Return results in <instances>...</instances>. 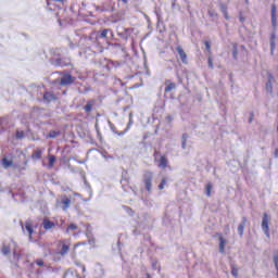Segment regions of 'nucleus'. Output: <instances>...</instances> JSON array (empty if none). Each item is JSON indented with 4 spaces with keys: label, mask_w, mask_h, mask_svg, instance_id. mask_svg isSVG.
I'll return each mask as SVG.
<instances>
[{
    "label": "nucleus",
    "mask_w": 278,
    "mask_h": 278,
    "mask_svg": "<svg viewBox=\"0 0 278 278\" xmlns=\"http://www.w3.org/2000/svg\"><path fill=\"white\" fill-rule=\"evenodd\" d=\"M142 181L144 184V188L148 192H151L153 188V173L152 172H144Z\"/></svg>",
    "instance_id": "nucleus-1"
},
{
    "label": "nucleus",
    "mask_w": 278,
    "mask_h": 278,
    "mask_svg": "<svg viewBox=\"0 0 278 278\" xmlns=\"http://www.w3.org/2000/svg\"><path fill=\"white\" fill-rule=\"evenodd\" d=\"M52 66H71V58H52L50 59Z\"/></svg>",
    "instance_id": "nucleus-2"
},
{
    "label": "nucleus",
    "mask_w": 278,
    "mask_h": 278,
    "mask_svg": "<svg viewBox=\"0 0 278 278\" xmlns=\"http://www.w3.org/2000/svg\"><path fill=\"white\" fill-rule=\"evenodd\" d=\"M64 3H66V0H47V8L50 12H53L60 10Z\"/></svg>",
    "instance_id": "nucleus-3"
},
{
    "label": "nucleus",
    "mask_w": 278,
    "mask_h": 278,
    "mask_svg": "<svg viewBox=\"0 0 278 278\" xmlns=\"http://www.w3.org/2000/svg\"><path fill=\"white\" fill-rule=\"evenodd\" d=\"M75 83V77L71 75H65L61 79L54 80V84H59L60 86H71V84Z\"/></svg>",
    "instance_id": "nucleus-4"
},
{
    "label": "nucleus",
    "mask_w": 278,
    "mask_h": 278,
    "mask_svg": "<svg viewBox=\"0 0 278 278\" xmlns=\"http://www.w3.org/2000/svg\"><path fill=\"white\" fill-rule=\"evenodd\" d=\"M96 37H97V40H99V38H104L109 40V38H114V33L112 31V29L105 28L101 31H96Z\"/></svg>",
    "instance_id": "nucleus-5"
},
{
    "label": "nucleus",
    "mask_w": 278,
    "mask_h": 278,
    "mask_svg": "<svg viewBox=\"0 0 278 278\" xmlns=\"http://www.w3.org/2000/svg\"><path fill=\"white\" fill-rule=\"evenodd\" d=\"M80 40H87L91 45L97 43V31L91 30L89 35H80Z\"/></svg>",
    "instance_id": "nucleus-6"
},
{
    "label": "nucleus",
    "mask_w": 278,
    "mask_h": 278,
    "mask_svg": "<svg viewBox=\"0 0 278 278\" xmlns=\"http://www.w3.org/2000/svg\"><path fill=\"white\" fill-rule=\"evenodd\" d=\"M262 229H263L265 236H267V238H269L270 231H269V227H268V214L267 213H264V215H263Z\"/></svg>",
    "instance_id": "nucleus-7"
},
{
    "label": "nucleus",
    "mask_w": 278,
    "mask_h": 278,
    "mask_svg": "<svg viewBox=\"0 0 278 278\" xmlns=\"http://www.w3.org/2000/svg\"><path fill=\"white\" fill-rule=\"evenodd\" d=\"M59 249H60V255H62L64 257V255H66L68 253V251L71 250V245L68 243H66L65 241H60L59 242Z\"/></svg>",
    "instance_id": "nucleus-8"
},
{
    "label": "nucleus",
    "mask_w": 278,
    "mask_h": 278,
    "mask_svg": "<svg viewBox=\"0 0 278 278\" xmlns=\"http://www.w3.org/2000/svg\"><path fill=\"white\" fill-rule=\"evenodd\" d=\"M176 51L180 56L182 64H188V54H186V51H184V48H181V46H177Z\"/></svg>",
    "instance_id": "nucleus-9"
},
{
    "label": "nucleus",
    "mask_w": 278,
    "mask_h": 278,
    "mask_svg": "<svg viewBox=\"0 0 278 278\" xmlns=\"http://www.w3.org/2000/svg\"><path fill=\"white\" fill-rule=\"evenodd\" d=\"M55 99H58L55 97V93H53L51 91H47V92L43 93L45 103H51V101H55Z\"/></svg>",
    "instance_id": "nucleus-10"
},
{
    "label": "nucleus",
    "mask_w": 278,
    "mask_h": 278,
    "mask_svg": "<svg viewBox=\"0 0 278 278\" xmlns=\"http://www.w3.org/2000/svg\"><path fill=\"white\" fill-rule=\"evenodd\" d=\"M271 25L277 28V7L275 4L271 5Z\"/></svg>",
    "instance_id": "nucleus-11"
},
{
    "label": "nucleus",
    "mask_w": 278,
    "mask_h": 278,
    "mask_svg": "<svg viewBox=\"0 0 278 278\" xmlns=\"http://www.w3.org/2000/svg\"><path fill=\"white\" fill-rule=\"evenodd\" d=\"M42 153H45V149L37 148L36 150H34L31 154V160L34 161L42 160Z\"/></svg>",
    "instance_id": "nucleus-12"
},
{
    "label": "nucleus",
    "mask_w": 278,
    "mask_h": 278,
    "mask_svg": "<svg viewBox=\"0 0 278 278\" xmlns=\"http://www.w3.org/2000/svg\"><path fill=\"white\" fill-rule=\"evenodd\" d=\"M244 227H247V217H242V222L238 226V233L240 238L244 236Z\"/></svg>",
    "instance_id": "nucleus-13"
},
{
    "label": "nucleus",
    "mask_w": 278,
    "mask_h": 278,
    "mask_svg": "<svg viewBox=\"0 0 278 278\" xmlns=\"http://www.w3.org/2000/svg\"><path fill=\"white\" fill-rule=\"evenodd\" d=\"M131 125H134V113H129V122L124 131L118 132V136H125L129 129H131Z\"/></svg>",
    "instance_id": "nucleus-14"
},
{
    "label": "nucleus",
    "mask_w": 278,
    "mask_h": 278,
    "mask_svg": "<svg viewBox=\"0 0 278 278\" xmlns=\"http://www.w3.org/2000/svg\"><path fill=\"white\" fill-rule=\"evenodd\" d=\"M61 203L63 205L64 212H66L71 207V198H67L66 195H62Z\"/></svg>",
    "instance_id": "nucleus-15"
},
{
    "label": "nucleus",
    "mask_w": 278,
    "mask_h": 278,
    "mask_svg": "<svg viewBox=\"0 0 278 278\" xmlns=\"http://www.w3.org/2000/svg\"><path fill=\"white\" fill-rule=\"evenodd\" d=\"M42 227L49 231V229H53V227H55V223L51 222L49 218H45L42 222Z\"/></svg>",
    "instance_id": "nucleus-16"
},
{
    "label": "nucleus",
    "mask_w": 278,
    "mask_h": 278,
    "mask_svg": "<svg viewBox=\"0 0 278 278\" xmlns=\"http://www.w3.org/2000/svg\"><path fill=\"white\" fill-rule=\"evenodd\" d=\"M23 231H27L29 238H31V235L34 233V228L31 227V224L29 222L25 223V226L22 225Z\"/></svg>",
    "instance_id": "nucleus-17"
},
{
    "label": "nucleus",
    "mask_w": 278,
    "mask_h": 278,
    "mask_svg": "<svg viewBox=\"0 0 278 278\" xmlns=\"http://www.w3.org/2000/svg\"><path fill=\"white\" fill-rule=\"evenodd\" d=\"M118 66H123V62H118V61H109L106 64V68H109V71L111 68H118Z\"/></svg>",
    "instance_id": "nucleus-18"
},
{
    "label": "nucleus",
    "mask_w": 278,
    "mask_h": 278,
    "mask_svg": "<svg viewBox=\"0 0 278 278\" xmlns=\"http://www.w3.org/2000/svg\"><path fill=\"white\" fill-rule=\"evenodd\" d=\"M159 168H166V166H168V159H166V156H161V159L159 160L157 163Z\"/></svg>",
    "instance_id": "nucleus-19"
},
{
    "label": "nucleus",
    "mask_w": 278,
    "mask_h": 278,
    "mask_svg": "<svg viewBox=\"0 0 278 278\" xmlns=\"http://www.w3.org/2000/svg\"><path fill=\"white\" fill-rule=\"evenodd\" d=\"M165 86V92H170V90H175L177 88V85L170 80H166Z\"/></svg>",
    "instance_id": "nucleus-20"
},
{
    "label": "nucleus",
    "mask_w": 278,
    "mask_h": 278,
    "mask_svg": "<svg viewBox=\"0 0 278 278\" xmlns=\"http://www.w3.org/2000/svg\"><path fill=\"white\" fill-rule=\"evenodd\" d=\"M94 100L87 101V104L84 106L85 112L90 113L92 112V108H94Z\"/></svg>",
    "instance_id": "nucleus-21"
},
{
    "label": "nucleus",
    "mask_w": 278,
    "mask_h": 278,
    "mask_svg": "<svg viewBox=\"0 0 278 278\" xmlns=\"http://www.w3.org/2000/svg\"><path fill=\"white\" fill-rule=\"evenodd\" d=\"M63 278H79V274H77V271L70 269L64 274Z\"/></svg>",
    "instance_id": "nucleus-22"
},
{
    "label": "nucleus",
    "mask_w": 278,
    "mask_h": 278,
    "mask_svg": "<svg viewBox=\"0 0 278 278\" xmlns=\"http://www.w3.org/2000/svg\"><path fill=\"white\" fill-rule=\"evenodd\" d=\"M227 244V240L223 238L222 236L219 237V253H225V245Z\"/></svg>",
    "instance_id": "nucleus-23"
},
{
    "label": "nucleus",
    "mask_w": 278,
    "mask_h": 278,
    "mask_svg": "<svg viewBox=\"0 0 278 278\" xmlns=\"http://www.w3.org/2000/svg\"><path fill=\"white\" fill-rule=\"evenodd\" d=\"M265 86H266V90H268V92H273V74H269V79Z\"/></svg>",
    "instance_id": "nucleus-24"
},
{
    "label": "nucleus",
    "mask_w": 278,
    "mask_h": 278,
    "mask_svg": "<svg viewBox=\"0 0 278 278\" xmlns=\"http://www.w3.org/2000/svg\"><path fill=\"white\" fill-rule=\"evenodd\" d=\"M232 58L233 60H238V43L232 45Z\"/></svg>",
    "instance_id": "nucleus-25"
},
{
    "label": "nucleus",
    "mask_w": 278,
    "mask_h": 278,
    "mask_svg": "<svg viewBox=\"0 0 278 278\" xmlns=\"http://www.w3.org/2000/svg\"><path fill=\"white\" fill-rule=\"evenodd\" d=\"M15 138H16V140H23V138H25V131L16 130Z\"/></svg>",
    "instance_id": "nucleus-26"
},
{
    "label": "nucleus",
    "mask_w": 278,
    "mask_h": 278,
    "mask_svg": "<svg viewBox=\"0 0 278 278\" xmlns=\"http://www.w3.org/2000/svg\"><path fill=\"white\" fill-rule=\"evenodd\" d=\"M58 23H59L60 27H66L68 25V23H71V20L59 18Z\"/></svg>",
    "instance_id": "nucleus-27"
},
{
    "label": "nucleus",
    "mask_w": 278,
    "mask_h": 278,
    "mask_svg": "<svg viewBox=\"0 0 278 278\" xmlns=\"http://www.w3.org/2000/svg\"><path fill=\"white\" fill-rule=\"evenodd\" d=\"M48 160H49V168H53V164H55L56 162L55 155H49Z\"/></svg>",
    "instance_id": "nucleus-28"
},
{
    "label": "nucleus",
    "mask_w": 278,
    "mask_h": 278,
    "mask_svg": "<svg viewBox=\"0 0 278 278\" xmlns=\"http://www.w3.org/2000/svg\"><path fill=\"white\" fill-rule=\"evenodd\" d=\"M2 164H3L4 168H10V166H12V164H14V162L4 157V159H2Z\"/></svg>",
    "instance_id": "nucleus-29"
},
{
    "label": "nucleus",
    "mask_w": 278,
    "mask_h": 278,
    "mask_svg": "<svg viewBox=\"0 0 278 278\" xmlns=\"http://www.w3.org/2000/svg\"><path fill=\"white\" fill-rule=\"evenodd\" d=\"M188 134H184L182 137H181V148L182 149H186V142H188Z\"/></svg>",
    "instance_id": "nucleus-30"
},
{
    "label": "nucleus",
    "mask_w": 278,
    "mask_h": 278,
    "mask_svg": "<svg viewBox=\"0 0 278 278\" xmlns=\"http://www.w3.org/2000/svg\"><path fill=\"white\" fill-rule=\"evenodd\" d=\"M167 179L166 178H163L161 184L159 185V190H164L166 184H167Z\"/></svg>",
    "instance_id": "nucleus-31"
},
{
    "label": "nucleus",
    "mask_w": 278,
    "mask_h": 278,
    "mask_svg": "<svg viewBox=\"0 0 278 278\" xmlns=\"http://www.w3.org/2000/svg\"><path fill=\"white\" fill-rule=\"evenodd\" d=\"M206 197H212V184L206 185Z\"/></svg>",
    "instance_id": "nucleus-32"
},
{
    "label": "nucleus",
    "mask_w": 278,
    "mask_h": 278,
    "mask_svg": "<svg viewBox=\"0 0 278 278\" xmlns=\"http://www.w3.org/2000/svg\"><path fill=\"white\" fill-rule=\"evenodd\" d=\"M231 275L232 277H238V269L236 268V265H231Z\"/></svg>",
    "instance_id": "nucleus-33"
},
{
    "label": "nucleus",
    "mask_w": 278,
    "mask_h": 278,
    "mask_svg": "<svg viewBox=\"0 0 278 278\" xmlns=\"http://www.w3.org/2000/svg\"><path fill=\"white\" fill-rule=\"evenodd\" d=\"M2 253H3L4 255H10V247L3 245V248H2Z\"/></svg>",
    "instance_id": "nucleus-34"
},
{
    "label": "nucleus",
    "mask_w": 278,
    "mask_h": 278,
    "mask_svg": "<svg viewBox=\"0 0 278 278\" xmlns=\"http://www.w3.org/2000/svg\"><path fill=\"white\" fill-rule=\"evenodd\" d=\"M58 135H59L58 131L52 130L49 132L48 138H58Z\"/></svg>",
    "instance_id": "nucleus-35"
},
{
    "label": "nucleus",
    "mask_w": 278,
    "mask_h": 278,
    "mask_svg": "<svg viewBox=\"0 0 278 278\" xmlns=\"http://www.w3.org/2000/svg\"><path fill=\"white\" fill-rule=\"evenodd\" d=\"M204 46H205L206 51H208V53H210L212 51V46H211L210 41H204Z\"/></svg>",
    "instance_id": "nucleus-36"
},
{
    "label": "nucleus",
    "mask_w": 278,
    "mask_h": 278,
    "mask_svg": "<svg viewBox=\"0 0 278 278\" xmlns=\"http://www.w3.org/2000/svg\"><path fill=\"white\" fill-rule=\"evenodd\" d=\"M274 264H275L276 270L278 271V254L274 255Z\"/></svg>",
    "instance_id": "nucleus-37"
},
{
    "label": "nucleus",
    "mask_w": 278,
    "mask_h": 278,
    "mask_svg": "<svg viewBox=\"0 0 278 278\" xmlns=\"http://www.w3.org/2000/svg\"><path fill=\"white\" fill-rule=\"evenodd\" d=\"M220 11L223 14H227V5L226 4H220Z\"/></svg>",
    "instance_id": "nucleus-38"
},
{
    "label": "nucleus",
    "mask_w": 278,
    "mask_h": 278,
    "mask_svg": "<svg viewBox=\"0 0 278 278\" xmlns=\"http://www.w3.org/2000/svg\"><path fill=\"white\" fill-rule=\"evenodd\" d=\"M67 229H71L72 231H75V230H77V225L71 224V225L67 227Z\"/></svg>",
    "instance_id": "nucleus-39"
},
{
    "label": "nucleus",
    "mask_w": 278,
    "mask_h": 278,
    "mask_svg": "<svg viewBox=\"0 0 278 278\" xmlns=\"http://www.w3.org/2000/svg\"><path fill=\"white\" fill-rule=\"evenodd\" d=\"M36 264H37V266H45V261H42V260H37V261H36Z\"/></svg>",
    "instance_id": "nucleus-40"
},
{
    "label": "nucleus",
    "mask_w": 278,
    "mask_h": 278,
    "mask_svg": "<svg viewBox=\"0 0 278 278\" xmlns=\"http://www.w3.org/2000/svg\"><path fill=\"white\" fill-rule=\"evenodd\" d=\"M208 66L210 68H214V62L212 61V58H208Z\"/></svg>",
    "instance_id": "nucleus-41"
},
{
    "label": "nucleus",
    "mask_w": 278,
    "mask_h": 278,
    "mask_svg": "<svg viewBox=\"0 0 278 278\" xmlns=\"http://www.w3.org/2000/svg\"><path fill=\"white\" fill-rule=\"evenodd\" d=\"M13 255H14V257H16L17 260H21V254H18V253L16 252V250H13Z\"/></svg>",
    "instance_id": "nucleus-42"
},
{
    "label": "nucleus",
    "mask_w": 278,
    "mask_h": 278,
    "mask_svg": "<svg viewBox=\"0 0 278 278\" xmlns=\"http://www.w3.org/2000/svg\"><path fill=\"white\" fill-rule=\"evenodd\" d=\"M240 51H241V53H244V51H247V47H244V45H241L240 46Z\"/></svg>",
    "instance_id": "nucleus-43"
},
{
    "label": "nucleus",
    "mask_w": 278,
    "mask_h": 278,
    "mask_svg": "<svg viewBox=\"0 0 278 278\" xmlns=\"http://www.w3.org/2000/svg\"><path fill=\"white\" fill-rule=\"evenodd\" d=\"M155 14H156V16H157V18L160 21L161 16H162L161 12L159 10H155Z\"/></svg>",
    "instance_id": "nucleus-44"
},
{
    "label": "nucleus",
    "mask_w": 278,
    "mask_h": 278,
    "mask_svg": "<svg viewBox=\"0 0 278 278\" xmlns=\"http://www.w3.org/2000/svg\"><path fill=\"white\" fill-rule=\"evenodd\" d=\"M224 17L226 18V21H229V13H227V11L226 13H224Z\"/></svg>",
    "instance_id": "nucleus-45"
},
{
    "label": "nucleus",
    "mask_w": 278,
    "mask_h": 278,
    "mask_svg": "<svg viewBox=\"0 0 278 278\" xmlns=\"http://www.w3.org/2000/svg\"><path fill=\"white\" fill-rule=\"evenodd\" d=\"M208 15L214 17V16H216V13H214L213 11H208Z\"/></svg>",
    "instance_id": "nucleus-46"
},
{
    "label": "nucleus",
    "mask_w": 278,
    "mask_h": 278,
    "mask_svg": "<svg viewBox=\"0 0 278 278\" xmlns=\"http://www.w3.org/2000/svg\"><path fill=\"white\" fill-rule=\"evenodd\" d=\"M121 38H126V31L125 33H122L119 34Z\"/></svg>",
    "instance_id": "nucleus-47"
},
{
    "label": "nucleus",
    "mask_w": 278,
    "mask_h": 278,
    "mask_svg": "<svg viewBox=\"0 0 278 278\" xmlns=\"http://www.w3.org/2000/svg\"><path fill=\"white\" fill-rule=\"evenodd\" d=\"M100 12H108V9L101 8V9H100Z\"/></svg>",
    "instance_id": "nucleus-48"
},
{
    "label": "nucleus",
    "mask_w": 278,
    "mask_h": 278,
    "mask_svg": "<svg viewBox=\"0 0 278 278\" xmlns=\"http://www.w3.org/2000/svg\"><path fill=\"white\" fill-rule=\"evenodd\" d=\"M274 155H275V157H278V149L275 150Z\"/></svg>",
    "instance_id": "nucleus-49"
},
{
    "label": "nucleus",
    "mask_w": 278,
    "mask_h": 278,
    "mask_svg": "<svg viewBox=\"0 0 278 278\" xmlns=\"http://www.w3.org/2000/svg\"><path fill=\"white\" fill-rule=\"evenodd\" d=\"M83 273H86V266H83Z\"/></svg>",
    "instance_id": "nucleus-50"
},
{
    "label": "nucleus",
    "mask_w": 278,
    "mask_h": 278,
    "mask_svg": "<svg viewBox=\"0 0 278 278\" xmlns=\"http://www.w3.org/2000/svg\"><path fill=\"white\" fill-rule=\"evenodd\" d=\"M126 210H127L128 212H131V210H130L129 207H127V206H126Z\"/></svg>",
    "instance_id": "nucleus-51"
},
{
    "label": "nucleus",
    "mask_w": 278,
    "mask_h": 278,
    "mask_svg": "<svg viewBox=\"0 0 278 278\" xmlns=\"http://www.w3.org/2000/svg\"><path fill=\"white\" fill-rule=\"evenodd\" d=\"M75 197H79V193H74Z\"/></svg>",
    "instance_id": "nucleus-52"
},
{
    "label": "nucleus",
    "mask_w": 278,
    "mask_h": 278,
    "mask_svg": "<svg viewBox=\"0 0 278 278\" xmlns=\"http://www.w3.org/2000/svg\"><path fill=\"white\" fill-rule=\"evenodd\" d=\"M240 21H241V23H242V21H244V18H243V17H240Z\"/></svg>",
    "instance_id": "nucleus-53"
},
{
    "label": "nucleus",
    "mask_w": 278,
    "mask_h": 278,
    "mask_svg": "<svg viewBox=\"0 0 278 278\" xmlns=\"http://www.w3.org/2000/svg\"><path fill=\"white\" fill-rule=\"evenodd\" d=\"M253 121V118L251 117L250 119H249V123H251Z\"/></svg>",
    "instance_id": "nucleus-54"
},
{
    "label": "nucleus",
    "mask_w": 278,
    "mask_h": 278,
    "mask_svg": "<svg viewBox=\"0 0 278 278\" xmlns=\"http://www.w3.org/2000/svg\"><path fill=\"white\" fill-rule=\"evenodd\" d=\"M124 3H127V0H122Z\"/></svg>",
    "instance_id": "nucleus-55"
},
{
    "label": "nucleus",
    "mask_w": 278,
    "mask_h": 278,
    "mask_svg": "<svg viewBox=\"0 0 278 278\" xmlns=\"http://www.w3.org/2000/svg\"><path fill=\"white\" fill-rule=\"evenodd\" d=\"M125 110H129V106H126Z\"/></svg>",
    "instance_id": "nucleus-56"
},
{
    "label": "nucleus",
    "mask_w": 278,
    "mask_h": 278,
    "mask_svg": "<svg viewBox=\"0 0 278 278\" xmlns=\"http://www.w3.org/2000/svg\"><path fill=\"white\" fill-rule=\"evenodd\" d=\"M114 131V134H117V136H118V132H116L115 130H113Z\"/></svg>",
    "instance_id": "nucleus-57"
},
{
    "label": "nucleus",
    "mask_w": 278,
    "mask_h": 278,
    "mask_svg": "<svg viewBox=\"0 0 278 278\" xmlns=\"http://www.w3.org/2000/svg\"><path fill=\"white\" fill-rule=\"evenodd\" d=\"M148 278H151V276L148 275Z\"/></svg>",
    "instance_id": "nucleus-58"
}]
</instances>
